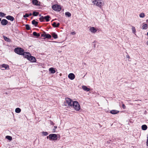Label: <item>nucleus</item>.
I'll use <instances>...</instances> for the list:
<instances>
[{
	"label": "nucleus",
	"mask_w": 148,
	"mask_h": 148,
	"mask_svg": "<svg viewBox=\"0 0 148 148\" xmlns=\"http://www.w3.org/2000/svg\"><path fill=\"white\" fill-rule=\"evenodd\" d=\"M92 3L94 5L101 8L104 5V3L102 0H95L93 1Z\"/></svg>",
	"instance_id": "1"
},
{
	"label": "nucleus",
	"mask_w": 148,
	"mask_h": 148,
	"mask_svg": "<svg viewBox=\"0 0 148 148\" xmlns=\"http://www.w3.org/2000/svg\"><path fill=\"white\" fill-rule=\"evenodd\" d=\"M77 111H79L80 109V106L78 102L76 101H74L72 105V107Z\"/></svg>",
	"instance_id": "2"
},
{
	"label": "nucleus",
	"mask_w": 148,
	"mask_h": 148,
	"mask_svg": "<svg viewBox=\"0 0 148 148\" xmlns=\"http://www.w3.org/2000/svg\"><path fill=\"white\" fill-rule=\"evenodd\" d=\"M47 138H49L50 140L55 141L57 140V136L55 134H50L47 137Z\"/></svg>",
	"instance_id": "3"
},
{
	"label": "nucleus",
	"mask_w": 148,
	"mask_h": 148,
	"mask_svg": "<svg viewBox=\"0 0 148 148\" xmlns=\"http://www.w3.org/2000/svg\"><path fill=\"white\" fill-rule=\"evenodd\" d=\"M65 103L67 104L69 106L72 107V105L74 101L71 99L68 98H65Z\"/></svg>",
	"instance_id": "4"
},
{
	"label": "nucleus",
	"mask_w": 148,
	"mask_h": 148,
	"mask_svg": "<svg viewBox=\"0 0 148 148\" xmlns=\"http://www.w3.org/2000/svg\"><path fill=\"white\" fill-rule=\"evenodd\" d=\"M14 51L18 54L22 55L24 52V50L21 48H18L15 49Z\"/></svg>",
	"instance_id": "5"
},
{
	"label": "nucleus",
	"mask_w": 148,
	"mask_h": 148,
	"mask_svg": "<svg viewBox=\"0 0 148 148\" xmlns=\"http://www.w3.org/2000/svg\"><path fill=\"white\" fill-rule=\"evenodd\" d=\"M53 9L56 11H59L61 9V7L58 5H55L52 6Z\"/></svg>",
	"instance_id": "6"
},
{
	"label": "nucleus",
	"mask_w": 148,
	"mask_h": 148,
	"mask_svg": "<svg viewBox=\"0 0 148 148\" xmlns=\"http://www.w3.org/2000/svg\"><path fill=\"white\" fill-rule=\"evenodd\" d=\"M0 68L2 70H8L9 69L8 65L5 64L0 65Z\"/></svg>",
	"instance_id": "7"
},
{
	"label": "nucleus",
	"mask_w": 148,
	"mask_h": 148,
	"mask_svg": "<svg viewBox=\"0 0 148 148\" xmlns=\"http://www.w3.org/2000/svg\"><path fill=\"white\" fill-rule=\"evenodd\" d=\"M24 58L28 59V58L31 56V54L29 52H24L22 54Z\"/></svg>",
	"instance_id": "8"
},
{
	"label": "nucleus",
	"mask_w": 148,
	"mask_h": 148,
	"mask_svg": "<svg viewBox=\"0 0 148 148\" xmlns=\"http://www.w3.org/2000/svg\"><path fill=\"white\" fill-rule=\"evenodd\" d=\"M89 30L92 33H95L97 31V28L93 27H90Z\"/></svg>",
	"instance_id": "9"
},
{
	"label": "nucleus",
	"mask_w": 148,
	"mask_h": 148,
	"mask_svg": "<svg viewBox=\"0 0 148 148\" xmlns=\"http://www.w3.org/2000/svg\"><path fill=\"white\" fill-rule=\"evenodd\" d=\"M28 60L31 62H36V61L35 58L34 57L31 56H31H30V57L28 58Z\"/></svg>",
	"instance_id": "10"
},
{
	"label": "nucleus",
	"mask_w": 148,
	"mask_h": 148,
	"mask_svg": "<svg viewBox=\"0 0 148 148\" xmlns=\"http://www.w3.org/2000/svg\"><path fill=\"white\" fill-rule=\"evenodd\" d=\"M32 3L33 5L36 6L40 5V2L37 0H32Z\"/></svg>",
	"instance_id": "11"
},
{
	"label": "nucleus",
	"mask_w": 148,
	"mask_h": 148,
	"mask_svg": "<svg viewBox=\"0 0 148 148\" xmlns=\"http://www.w3.org/2000/svg\"><path fill=\"white\" fill-rule=\"evenodd\" d=\"M49 18H50V17L49 16H45L44 17H42L41 18H40L39 19L40 20V21H42L44 19H45V20H46V21H48L49 20Z\"/></svg>",
	"instance_id": "12"
},
{
	"label": "nucleus",
	"mask_w": 148,
	"mask_h": 148,
	"mask_svg": "<svg viewBox=\"0 0 148 148\" xmlns=\"http://www.w3.org/2000/svg\"><path fill=\"white\" fill-rule=\"evenodd\" d=\"M68 77L71 80H73L75 78V75L74 74L70 73L69 74Z\"/></svg>",
	"instance_id": "13"
},
{
	"label": "nucleus",
	"mask_w": 148,
	"mask_h": 148,
	"mask_svg": "<svg viewBox=\"0 0 148 148\" xmlns=\"http://www.w3.org/2000/svg\"><path fill=\"white\" fill-rule=\"evenodd\" d=\"M56 68L51 67L49 69V71L52 74H54L56 72Z\"/></svg>",
	"instance_id": "14"
},
{
	"label": "nucleus",
	"mask_w": 148,
	"mask_h": 148,
	"mask_svg": "<svg viewBox=\"0 0 148 148\" xmlns=\"http://www.w3.org/2000/svg\"><path fill=\"white\" fill-rule=\"evenodd\" d=\"M1 23L2 25H5L8 24V21L6 19H3L1 20Z\"/></svg>",
	"instance_id": "15"
},
{
	"label": "nucleus",
	"mask_w": 148,
	"mask_h": 148,
	"mask_svg": "<svg viewBox=\"0 0 148 148\" xmlns=\"http://www.w3.org/2000/svg\"><path fill=\"white\" fill-rule=\"evenodd\" d=\"M6 18L8 20H10L12 21H13L14 19V18L13 16L10 15L7 16Z\"/></svg>",
	"instance_id": "16"
},
{
	"label": "nucleus",
	"mask_w": 148,
	"mask_h": 148,
	"mask_svg": "<svg viewBox=\"0 0 148 148\" xmlns=\"http://www.w3.org/2000/svg\"><path fill=\"white\" fill-rule=\"evenodd\" d=\"M119 112V111L116 110H112L110 111V113L112 114H117Z\"/></svg>",
	"instance_id": "17"
},
{
	"label": "nucleus",
	"mask_w": 148,
	"mask_h": 148,
	"mask_svg": "<svg viewBox=\"0 0 148 148\" xmlns=\"http://www.w3.org/2000/svg\"><path fill=\"white\" fill-rule=\"evenodd\" d=\"M82 88L84 90L86 91H89L90 90V88H88L85 86H82Z\"/></svg>",
	"instance_id": "18"
},
{
	"label": "nucleus",
	"mask_w": 148,
	"mask_h": 148,
	"mask_svg": "<svg viewBox=\"0 0 148 148\" xmlns=\"http://www.w3.org/2000/svg\"><path fill=\"white\" fill-rule=\"evenodd\" d=\"M60 25V23H58L56 24V22H53L52 24L53 26L55 27H58Z\"/></svg>",
	"instance_id": "19"
},
{
	"label": "nucleus",
	"mask_w": 148,
	"mask_h": 148,
	"mask_svg": "<svg viewBox=\"0 0 148 148\" xmlns=\"http://www.w3.org/2000/svg\"><path fill=\"white\" fill-rule=\"evenodd\" d=\"M142 129L143 130H145L147 129V126L145 125H144L142 126Z\"/></svg>",
	"instance_id": "20"
},
{
	"label": "nucleus",
	"mask_w": 148,
	"mask_h": 148,
	"mask_svg": "<svg viewBox=\"0 0 148 148\" xmlns=\"http://www.w3.org/2000/svg\"><path fill=\"white\" fill-rule=\"evenodd\" d=\"M33 35L37 37H39L40 36V34L39 33H37L36 32H34L33 33Z\"/></svg>",
	"instance_id": "21"
},
{
	"label": "nucleus",
	"mask_w": 148,
	"mask_h": 148,
	"mask_svg": "<svg viewBox=\"0 0 148 148\" xmlns=\"http://www.w3.org/2000/svg\"><path fill=\"white\" fill-rule=\"evenodd\" d=\"M52 37L54 38H58L57 35L55 33H53L52 34Z\"/></svg>",
	"instance_id": "22"
},
{
	"label": "nucleus",
	"mask_w": 148,
	"mask_h": 148,
	"mask_svg": "<svg viewBox=\"0 0 148 148\" xmlns=\"http://www.w3.org/2000/svg\"><path fill=\"white\" fill-rule=\"evenodd\" d=\"M142 29H146L147 28V26L146 24H144L142 26Z\"/></svg>",
	"instance_id": "23"
},
{
	"label": "nucleus",
	"mask_w": 148,
	"mask_h": 148,
	"mask_svg": "<svg viewBox=\"0 0 148 148\" xmlns=\"http://www.w3.org/2000/svg\"><path fill=\"white\" fill-rule=\"evenodd\" d=\"M21 109L19 108H17L15 109V112L17 113H19L21 112Z\"/></svg>",
	"instance_id": "24"
},
{
	"label": "nucleus",
	"mask_w": 148,
	"mask_h": 148,
	"mask_svg": "<svg viewBox=\"0 0 148 148\" xmlns=\"http://www.w3.org/2000/svg\"><path fill=\"white\" fill-rule=\"evenodd\" d=\"M5 138L10 140H11L12 139V137L9 136H6Z\"/></svg>",
	"instance_id": "25"
},
{
	"label": "nucleus",
	"mask_w": 148,
	"mask_h": 148,
	"mask_svg": "<svg viewBox=\"0 0 148 148\" xmlns=\"http://www.w3.org/2000/svg\"><path fill=\"white\" fill-rule=\"evenodd\" d=\"M65 15L67 16L68 17H69L71 16V14L69 12H66L65 13Z\"/></svg>",
	"instance_id": "26"
},
{
	"label": "nucleus",
	"mask_w": 148,
	"mask_h": 148,
	"mask_svg": "<svg viewBox=\"0 0 148 148\" xmlns=\"http://www.w3.org/2000/svg\"><path fill=\"white\" fill-rule=\"evenodd\" d=\"M32 24L36 26L38 24V22L36 21L35 20H33L32 22Z\"/></svg>",
	"instance_id": "27"
},
{
	"label": "nucleus",
	"mask_w": 148,
	"mask_h": 148,
	"mask_svg": "<svg viewBox=\"0 0 148 148\" xmlns=\"http://www.w3.org/2000/svg\"><path fill=\"white\" fill-rule=\"evenodd\" d=\"M132 29L133 32L134 34H135L136 32V29H135V27H134V26H132Z\"/></svg>",
	"instance_id": "28"
},
{
	"label": "nucleus",
	"mask_w": 148,
	"mask_h": 148,
	"mask_svg": "<svg viewBox=\"0 0 148 148\" xmlns=\"http://www.w3.org/2000/svg\"><path fill=\"white\" fill-rule=\"evenodd\" d=\"M39 14L38 12H33V15L34 16H37Z\"/></svg>",
	"instance_id": "29"
},
{
	"label": "nucleus",
	"mask_w": 148,
	"mask_h": 148,
	"mask_svg": "<svg viewBox=\"0 0 148 148\" xmlns=\"http://www.w3.org/2000/svg\"><path fill=\"white\" fill-rule=\"evenodd\" d=\"M145 16V14L143 13H142L139 15V16L141 18H143Z\"/></svg>",
	"instance_id": "30"
},
{
	"label": "nucleus",
	"mask_w": 148,
	"mask_h": 148,
	"mask_svg": "<svg viewBox=\"0 0 148 148\" xmlns=\"http://www.w3.org/2000/svg\"><path fill=\"white\" fill-rule=\"evenodd\" d=\"M45 38H51V36L49 34H47L45 35Z\"/></svg>",
	"instance_id": "31"
},
{
	"label": "nucleus",
	"mask_w": 148,
	"mask_h": 148,
	"mask_svg": "<svg viewBox=\"0 0 148 148\" xmlns=\"http://www.w3.org/2000/svg\"><path fill=\"white\" fill-rule=\"evenodd\" d=\"M3 37L5 40L7 41H9V39L8 38L5 36H3Z\"/></svg>",
	"instance_id": "32"
},
{
	"label": "nucleus",
	"mask_w": 148,
	"mask_h": 148,
	"mask_svg": "<svg viewBox=\"0 0 148 148\" xmlns=\"http://www.w3.org/2000/svg\"><path fill=\"white\" fill-rule=\"evenodd\" d=\"M5 15V14L2 12H0V16L3 17Z\"/></svg>",
	"instance_id": "33"
},
{
	"label": "nucleus",
	"mask_w": 148,
	"mask_h": 148,
	"mask_svg": "<svg viewBox=\"0 0 148 148\" xmlns=\"http://www.w3.org/2000/svg\"><path fill=\"white\" fill-rule=\"evenodd\" d=\"M42 134L44 136H46L48 135V133L47 132H42Z\"/></svg>",
	"instance_id": "34"
},
{
	"label": "nucleus",
	"mask_w": 148,
	"mask_h": 148,
	"mask_svg": "<svg viewBox=\"0 0 148 148\" xmlns=\"http://www.w3.org/2000/svg\"><path fill=\"white\" fill-rule=\"evenodd\" d=\"M26 29L27 30H29L30 29V27L28 25H25Z\"/></svg>",
	"instance_id": "35"
},
{
	"label": "nucleus",
	"mask_w": 148,
	"mask_h": 148,
	"mask_svg": "<svg viewBox=\"0 0 148 148\" xmlns=\"http://www.w3.org/2000/svg\"><path fill=\"white\" fill-rule=\"evenodd\" d=\"M29 16V15L27 14H26L23 16V17L25 18L28 17Z\"/></svg>",
	"instance_id": "36"
},
{
	"label": "nucleus",
	"mask_w": 148,
	"mask_h": 148,
	"mask_svg": "<svg viewBox=\"0 0 148 148\" xmlns=\"http://www.w3.org/2000/svg\"><path fill=\"white\" fill-rule=\"evenodd\" d=\"M146 145L148 147V134L147 137V140L146 141Z\"/></svg>",
	"instance_id": "37"
},
{
	"label": "nucleus",
	"mask_w": 148,
	"mask_h": 148,
	"mask_svg": "<svg viewBox=\"0 0 148 148\" xmlns=\"http://www.w3.org/2000/svg\"><path fill=\"white\" fill-rule=\"evenodd\" d=\"M46 35V34H42L41 35V36H42V37H45V35Z\"/></svg>",
	"instance_id": "38"
},
{
	"label": "nucleus",
	"mask_w": 148,
	"mask_h": 148,
	"mask_svg": "<svg viewBox=\"0 0 148 148\" xmlns=\"http://www.w3.org/2000/svg\"><path fill=\"white\" fill-rule=\"evenodd\" d=\"M71 34L72 35H75V32H72L71 33Z\"/></svg>",
	"instance_id": "39"
},
{
	"label": "nucleus",
	"mask_w": 148,
	"mask_h": 148,
	"mask_svg": "<svg viewBox=\"0 0 148 148\" xmlns=\"http://www.w3.org/2000/svg\"><path fill=\"white\" fill-rule=\"evenodd\" d=\"M122 107H123L124 109H125V106L124 104H123L122 105Z\"/></svg>",
	"instance_id": "40"
},
{
	"label": "nucleus",
	"mask_w": 148,
	"mask_h": 148,
	"mask_svg": "<svg viewBox=\"0 0 148 148\" xmlns=\"http://www.w3.org/2000/svg\"><path fill=\"white\" fill-rule=\"evenodd\" d=\"M50 124L52 125H53L54 124L53 122L51 121H50Z\"/></svg>",
	"instance_id": "41"
},
{
	"label": "nucleus",
	"mask_w": 148,
	"mask_h": 148,
	"mask_svg": "<svg viewBox=\"0 0 148 148\" xmlns=\"http://www.w3.org/2000/svg\"><path fill=\"white\" fill-rule=\"evenodd\" d=\"M126 57H127V58H130V56L128 55H127Z\"/></svg>",
	"instance_id": "42"
},
{
	"label": "nucleus",
	"mask_w": 148,
	"mask_h": 148,
	"mask_svg": "<svg viewBox=\"0 0 148 148\" xmlns=\"http://www.w3.org/2000/svg\"><path fill=\"white\" fill-rule=\"evenodd\" d=\"M54 130H55L57 128V126H54Z\"/></svg>",
	"instance_id": "43"
},
{
	"label": "nucleus",
	"mask_w": 148,
	"mask_h": 148,
	"mask_svg": "<svg viewBox=\"0 0 148 148\" xmlns=\"http://www.w3.org/2000/svg\"><path fill=\"white\" fill-rule=\"evenodd\" d=\"M29 16H31V15H32V13H30L29 14Z\"/></svg>",
	"instance_id": "44"
},
{
	"label": "nucleus",
	"mask_w": 148,
	"mask_h": 148,
	"mask_svg": "<svg viewBox=\"0 0 148 148\" xmlns=\"http://www.w3.org/2000/svg\"><path fill=\"white\" fill-rule=\"evenodd\" d=\"M147 45H148V41L147 42Z\"/></svg>",
	"instance_id": "45"
},
{
	"label": "nucleus",
	"mask_w": 148,
	"mask_h": 148,
	"mask_svg": "<svg viewBox=\"0 0 148 148\" xmlns=\"http://www.w3.org/2000/svg\"><path fill=\"white\" fill-rule=\"evenodd\" d=\"M146 21H147V22L148 23V19Z\"/></svg>",
	"instance_id": "46"
},
{
	"label": "nucleus",
	"mask_w": 148,
	"mask_h": 148,
	"mask_svg": "<svg viewBox=\"0 0 148 148\" xmlns=\"http://www.w3.org/2000/svg\"><path fill=\"white\" fill-rule=\"evenodd\" d=\"M147 35L148 36V32L147 33Z\"/></svg>",
	"instance_id": "47"
},
{
	"label": "nucleus",
	"mask_w": 148,
	"mask_h": 148,
	"mask_svg": "<svg viewBox=\"0 0 148 148\" xmlns=\"http://www.w3.org/2000/svg\"><path fill=\"white\" fill-rule=\"evenodd\" d=\"M1 21V18H0V21Z\"/></svg>",
	"instance_id": "48"
}]
</instances>
